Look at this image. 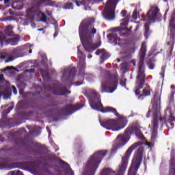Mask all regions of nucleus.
Returning <instances> with one entry per match:
<instances>
[{
    "label": "nucleus",
    "mask_w": 175,
    "mask_h": 175,
    "mask_svg": "<svg viewBox=\"0 0 175 175\" xmlns=\"http://www.w3.org/2000/svg\"><path fill=\"white\" fill-rule=\"evenodd\" d=\"M147 53V45L145 42H143L139 51V57L138 62V70L137 75L136 77V87L135 93L137 96V98L140 100H143L146 96H150L152 89L150 87V85H146L144 89V84L146 83V64H144V59H146V54ZM140 90H142L141 91Z\"/></svg>",
    "instance_id": "1"
},
{
    "label": "nucleus",
    "mask_w": 175,
    "mask_h": 175,
    "mask_svg": "<svg viewBox=\"0 0 175 175\" xmlns=\"http://www.w3.org/2000/svg\"><path fill=\"white\" fill-rule=\"evenodd\" d=\"M94 24H95V18L88 17L81 22L79 27V34L82 46L88 53H92L99 47L98 44L92 43V39L96 33V29L94 27Z\"/></svg>",
    "instance_id": "2"
},
{
    "label": "nucleus",
    "mask_w": 175,
    "mask_h": 175,
    "mask_svg": "<svg viewBox=\"0 0 175 175\" xmlns=\"http://www.w3.org/2000/svg\"><path fill=\"white\" fill-rule=\"evenodd\" d=\"M153 105V120H152V140H155L158 136V121L161 122L162 125L166 122V116H161V93L159 91L154 92L153 99L152 100Z\"/></svg>",
    "instance_id": "3"
},
{
    "label": "nucleus",
    "mask_w": 175,
    "mask_h": 175,
    "mask_svg": "<svg viewBox=\"0 0 175 175\" xmlns=\"http://www.w3.org/2000/svg\"><path fill=\"white\" fill-rule=\"evenodd\" d=\"M87 96L90 101V107L93 110H97L101 113H113L116 117H120V113L117 112V109L113 107H103L102 101H100V95L94 90H88Z\"/></svg>",
    "instance_id": "4"
},
{
    "label": "nucleus",
    "mask_w": 175,
    "mask_h": 175,
    "mask_svg": "<svg viewBox=\"0 0 175 175\" xmlns=\"http://www.w3.org/2000/svg\"><path fill=\"white\" fill-rule=\"evenodd\" d=\"M107 150H99L95 152L89 159L85 167L83 175H95V173L102 162L104 157H106Z\"/></svg>",
    "instance_id": "5"
},
{
    "label": "nucleus",
    "mask_w": 175,
    "mask_h": 175,
    "mask_svg": "<svg viewBox=\"0 0 175 175\" xmlns=\"http://www.w3.org/2000/svg\"><path fill=\"white\" fill-rule=\"evenodd\" d=\"M117 85H118V74L107 72L101 83L100 92L101 94H104V92L113 93L117 90Z\"/></svg>",
    "instance_id": "6"
},
{
    "label": "nucleus",
    "mask_w": 175,
    "mask_h": 175,
    "mask_svg": "<svg viewBox=\"0 0 175 175\" xmlns=\"http://www.w3.org/2000/svg\"><path fill=\"white\" fill-rule=\"evenodd\" d=\"M128 124V120L126 118H122L119 120L115 119H104L100 121V125L106 129H111V131H120V129H124Z\"/></svg>",
    "instance_id": "7"
},
{
    "label": "nucleus",
    "mask_w": 175,
    "mask_h": 175,
    "mask_svg": "<svg viewBox=\"0 0 175 175\" xmlns=\"http://www.w3.org/2000/svg\"><path fill=\"white\" fill-rule=\"evenodd\" d=\"M26 17L27 20H28V21L30 23H33L36 17H41L40 21L42 23H46V21H47V16H46V14L42 12L40 5H33V6L27 9Z\"/></svg>",
    "instance_id": "8"
},
{
    "label": "nucleus",
    "mask_w": 175,
    "mask_h": 175,
    "mask_svg": "<svg viewBox=\"0 0 175 175\" xmlns=\"http://www.w3.org/2000/svg\"><path fill=\"white\" fill-rule=\"evenodd\" d=\"M139 128L136 126H129L124 131L123 134H120L116 137L117 147H122L125 146L131 139L132 133H137Z\"/></svg>",
    "instance_id": "9"
},
{
    "label": "nucleus",
    "mask_w": 175,
    "mask_h": 175,
    "mask_svg": "<svg viewBox=\"0 0 175 175\" xmlns=\"http://www.w3.org/2000/svg\"><path fill=\"white\" fill-rule=\"evenodd\" d=\"M143 161V148H139L132 160L131 165L129 170L128 175H137V170Z\"/></svg>",
    "instance_id": "10"
},
{
    "label": "nucleus",
    "mask_w": 175,
    "mask_h": 175,
    "mask_svg": "<svg viewBox=\"0 0 175 175\" xmlns=\"http://www.w3.org/2000/svg\"><path fill=\"white\" fill-rule=\"evenodd\" d=\"M118 2V0H107L104 10V16L107 20L116 18V8Z\"/></svg>",
    "instance_id": "11"
},
{
    "label": "nucleus",
    "mask_w": 175,
    "mask_h": 175,
    "mask_svg": "<svg viewBox=\"0 0 175 175\" xmlns=\"http://www.w3.org/2000/svg\"><path fill=\"white\" fill-rule=\"evenodd\" d=\"M83 106V104L81 103H77L75 105H68L62 109H60V111L64 116H70V114H73V113L77 111V110H80V109H81Z\"/></svg>",
    "instance_id": "12"
},
{
    "label": "nucleus",
    "mask_w": 175,
    "mask_h": 175,
    "mask_svg": "<svg viewBox=\"0 0 175 175\" xmlns=\"http://www.w3.org/2000/svg\"><path fill=\"white\" fill-rule=\"evenodd\" d=\"M20 39L18 38H12L8 39L6 35L0 31V46L3 47V44L8 45L11 44V46H17L18 44Z\"/></svg>",
    "instance_id": "13"
},
{
    "label": "nucleus",
    "mask_w": 175,
    "mask_h": 175,
    "mask_svg": "<svg viewBox=\"0 0 175 175\" xmlns=\"http://www.w3.org/2000/svg\"><path fill=\"white\" fill-rule=\"evenodd\" d=\"M77 69L75 67H69L65 68L63 72L62 80H66V81H72L76 77Z\"/></svg>",
    "instance_id": "14"
},
{
    "label": "nucleus",
    "mask_w": 175,
    "mask_h": 175,
    "mask_svg": "<svg viewBox=\"0 0 175 175\" xmlns=\"http://www.w3.org/2000/svg\"><path fill=\"white\" fill-rule=\"evenodd\" d=\"M52 92L54 95H59L60 96L70 94V91L66 90V86H54L52 89Z\"/></svg>",
    "instance_id": "15"
},
{
    "label": "nucleus",
    "mask_w": 175,
    "mask_h": 175,
    "mask_svg": "<svg viewBox=\"0 0 175 175\" xmlns=\"http://www.w3.org/2000/svg\"><path fill=\"white\" fill-rule=\"evenodd\" d=\"M158 13H159V8H158V7H153L147 13L148 20H149V21H155V18H157Z\"/></svg>",
    "instance_id": "16"
},
{
    "label": "nucleus",
    "mask_w": 175,
    "mask_h": 175,
    "mask_svg": "<svg viewBox=\"0 0 175 175\" xmlns=\"http://www.w3.org/2000/svg\"><path fill=\"white\" fill-rule=\"evenodd\" d=\"M96 55H101L100 56V59L102 61V64L106 61L109 57H110V53L109 52L106 51L105 49H97V51L95 52Z\"/></svg>",
    "instance_id": "17"
},
{
    "label": "nucleus",
    "mask_w": 175,
    "mask_h": 175,
    "mask_svg": "<svg viewBox=\"0 0 175 175\" xmlns=\"http://www.w3.org/2000/svg\"><path fill=\"white\" fill-rule=\"evenodd\" d=\"M107 38L110 42H112L115 44H120L121 39L115 33H109L107 35Z\"/></svg>",
    "instance_id": "18"
},
{
    "label": "nucleus",
    "mask_w": 175,
    "mask_h": 175,
    "mask_svg": "<svg viewBox=\"0 0 175 175\" xmlns=\"http://www.w3.org/2000/svg\"><path fill=\"white\" fill-rule=\"evenodd\" d=\"M83 55V51H80L78 49V57L80 59V62L79 64V72L80 73H84V71L85 70V64L84 62H83L82 65H81V56Z\"/></svg>",
    "instance_id": "19"
},
{
    "label": "nucleus",
    "mask_w": 175,
    "mask_h": 175,
    "mask_svg": "<svg viewBox=\"0 0 175 175\" xmlns=\"http://www.w3.org/2000/svg\"><path fill=\"white\" fill-rule=\"evenodd\" d=\"M151 35V31L150 30V23H145V31H144V36L146 39H148V36Z\"/></svg>",
    "instance_id": "20"
},
{
    "label": "nucleus",
    "mask_w": 175,
    "mask_h": 175,
    "mask_svg": "<svg viewBox=\"0 0 175 175\" xmlns=\"http://www.w3.org/2000/svg\"><path fill=\"white\" fill-rule=\"evenodd\" d=\"M83 5H94V3H99L103 2V0H82Z\"/></svg>",
    "instance_id": "21"
},
{
    "label": "nucleus",
    "mask_w": 175,
    "mask_h": 175,
    "mask_svg": "<svg viewBox=\"0 0 175 175\" xmlns=\"http://www.w3.org/2000/svg\"><path fill=\"white\" fill-rule=\"evenodd\" d=\"M74 6H73V3H66L64 5H63V9H65L66 10H73L74 9Z\"/></svg>",
    "instance_id": "22"
},
{
    "label": "nucleus",
    "mask_w": 175,
    "mask_h": 175,
    "mask_svg": "<svg viewBox=\"0 0 175 175\" xmlns=\"http://www.w3.org/2000/svg\"><path fill=\"white\" fill-rule=\"evenodd\" d=\"M27 137H25V138L18 139L17 143H18L20 146H27L28 144V141L27 140Z\"/></svg>",
    "instance_id": "23"
},
{
    "label": "nucleus",
    "mask_w": 175,
    "mask_h": 175,
    "mask_svg": "<svg viewBox=\"0 0 175 175\" xmlns=\"http://www.w3.org/2000/svg\"><path fill=\"white\" fill-rule=\"evenodd\" d=\"M9 118L6 115H3L1 119L0 120V124L3 125H6V124H9Z\"/></svg>",
    "instance_id": "24"
},
{
    "label": "nucleus",
    "mask_w": 175,
    "mask_h": 175,
    "mask_svg": "<svg viewBox=\"0 0 175 175\" xmlns=\"http://www.w3.org/2000/svg\"><path fill=\"white\" fill-rule=\"evenodd\" d=\"M0 169H8L9 170H10L11 169H12V167H10V165L8 163L0 162Z\"/></svg>",
    "instance_id": "25"
},
{
    "label": "nucleus",
    "mask_w": 175,
    "mask_h": 175,
    "mask_svg": "<svg viewBox=\"0 0 175 175\" xmlns=\"http://www.w3.org/2000/svg\"><path fill=\"white\" fill-rule=\"evenodd\" d=\"M49 1L50 0H39L38 3L34 5H38V6H40V7L42 5L47 6V5H49Z\"/></svg>",
    "instance_id": "26"
},
{
    "label": "nucleus",
    "mask_w": 175,
    "mask_h": 175,
    "mask_svg": "<svg viewBox=\"0 0 175 175\" xmlns=\"http://www.w3.org/2000/svg\"><path fill=\"white\" fill-rule=\"evenodd\" d=\"M30 96H33V99H40V92H36L35 93L29 92L27 93Z\"/></svg>",
    "instance_id": "27"
},
{
    "label": "nucleus",
    "mask_w": 175,
    "mask_h": 175,
    "mask_svg": "<svg viewBox=\"0 0 175 175\" xmlns=\"http://www.w3.org/2000/svg\"><path fill=\"white\" fill-rule=\"evenodd\" d=\"M25 164L27 165V166H28L30 170H35V163L32 161H27L25 163Z\"/></svg>",
    "instance_id": "28"
},
{
    "label": "nucleus",
    "mask_w": 175,
    "mask_h": 175,
    "mask_svg": "<svg viewBox=\"0 0 175 175\" xmlns=\"http://www.w3.org/2000/svg\"><path fill=\"white\" fill-rule=\"evenodd\" d=\"M72 2H73L74 3H75V5L78 7L80 6H85L84 3H83V0L80 1V0H71Z\"/></svg>",
    "instance_id": "29"
},
{
    "label": "nucleus",
    "mask_w": 175,
    "mask_h": 175,
    "mask_svg": "<svg viewBox=\"0 0 175 175\" xmlns=\"http://www.w3.org/2000/svg\"><path fill=\"white\" fill-rule=\"evenodd\" d=\"M41 75L42 77L44 79H49V71L44 70H40Z\"/></svg>",
    "instance_id": "30"
},
{
    "label": "nucleus",
    "mask_w": 175,
    "mask_h": 175,
    "mask_svg": "<svg viewBox=\"0 0 175 175\" xmlns=\"http://www.w3.org/2000/svg\"><path fill=\"white\" fill-rule=\"evenodd\" d=\"M59 163L63 166V167H66V169H70V166H69V164L68 163L64 161V160L60 159Z\"/></svg>",
    "instance_id": "31"
},
{
    "label": "nucleus",
    "mask_w": 175,
    "mask_h": 175,
    "mask_svg": "<svg viewBox=\"0 0 175 175\" xmlns=\"http://www.w3.org/2000/svg\"><path fill=\"white\" fill-rule=\"evenodd\" d=\"M167 44L169 46L170 45V50L172 53L173 51V49H174V42H169L167 43Z\"/></svg>",
    "instance_id": "32"
},
{
    "label": "nucleus",
    "mask_w": 175,
    "mask_h": 175,
    "mask_svg": "<svg viewBox=\"0 0 175 175\" xmlns=\"http://www.w3.org/2000/svg\"><path fill=\"white\" fill-rule=\"evenodd\" d=\"M11 175H23V172H21L20 170L12 171Z\"/></svg>",
    "instance_id": "33"
},
{
    "label": "nucleus",
    "mask_w": 175,
    "mask_h": 175,
    "mask_svg": "<svg viewBox=\"0 0 175 175\" xmlns=\"http://www.w3.org/2000/svg\"><path fill=\"white\" fill-rule=\"evenodd\" d=\"M124 29H125L120 27H115L113 29V31H114V32H122V31H124Z\"/></svg>",
    "instance_id": "34"
},
{
    "label": "nucleus",
    "mask_w": 175,
    "mask_h": 175,
    "mask_svg": "<svg viewBox=\"0 0 175 175\" xmlns=\"http://www.w3.org/2000/svg\"><path fill=\"white\" fill-rule=\"evenodd\" d=\"M12 69H16L14 66H6L2 70V72H6V70H12Z\"/></svg>",
    "instance_id": "35"
},
{
    "label": "nucleus",
    "mask_w": 175,
    "mask_h": 175,
    "mask_svg": "<svg viewBox=\"0 0 175 175\" xmlns=\"http://www.w3.org/2000/svg\"><path fill=\"white\" fill-rule=\"evenodd\" d=\"M12 29H13V26L12 25L7 26L5 29V33H8V32H9V31H12Z\"/></svg>",
    "instance_id": "36"
},
{
    "label": "nucleus",
    "mask_w": 175,
    "mask_h": 175,
    "mask_svg": "<svg viewBox=\"0 0 175 175\" xmlns=\"http://www.w3.org/2000/svg\"><path fill=\"white\" fill-rule=\"evenodd\" d=\"M168 121H175V117L173 116V113L171 111H170V118Z\"/></svg>",
    "instance_id": "37"
},
{
    "label": "nucleus",
    "mask_w": 175,
    "mask_h": 175,
    "mask_svg": "<svg viewBox=\"0 0 175 175\" xmlns=\"http://www.w3.org/2000/svg\"><path fill=\"white\" fill-rule=\"evenodd\" d=\"M12 110H13V107H9L8 109H5L3 111V113L4 114H9V113H10V111H12Z\"/></svg>",
    "instance_id": "38"
},
{
    "label": "nucleus",
    "mask_w": 175,
    "mask_h": 175,
    "mask_svg": "<svg viewBox=\"0 0 175 175\" xmlns=\"http://www.w3.org/2000/svg\"><path fill=\"white\" fill-rule=\"evenodd\" d=\"M122 21H123V23H121L120 25L126 27V25H128V21H126V19H125V18H123Z\"/></svg>",
    "instance_id": "39"
},
{
    "label": "nucleus",
    "mask_w": 175,
    "mask_h": 175,
    "mask_svg": "<svg viewBox=\"0 0 175 175\" xmlns=\"http://www.w3.org/2000/svg\"><path fill=\"white\" fill-rule=\"evenodd\" d=\"M132 17L134 18V20H137V11L135 10L133 12Z\"/></svg>",
    "instance_id": "40"
},
{
    "label": "nucleus",
    "mask_w": 175,
    "mask_h": 175,
    "mask_svg": "<svg viewBox=\"0 0 175 175\" xmlns=\"http://www.w3.org/2000/svg\"><path fill=\"white\" fill-rule=\"evenodd\" d=\"M12 92H14V95H17V89L16 88V86L12 85Z\"/></svg>",
    "instance_id": "41"
},
{
    "label": "nucleus",
    "mask_w": 175,
    "mask_h": 175,
    "mask_svg": "<svg viewBox=\"0 0 175 175\" xmlns=\"http://www.w3.org/2000/svg\"><path fill=\"white\" fill-rule=\"evenodd\" d=\"M35 68H30L28 70H26V72H27V73H35Z\"/></svg>",
    "instance_id": "42"
},
{
    "label": "nucleus",
    "mask_w": 175,
    "mask_h": 175,
    "mask_svg": "<svg viewBox=\"0 0 175 175\" xmlns=\"http://www.w3.org/2000/svg\"><path fill=\"white\" fill-rule=\"evenodd\" d=\"M148 66L150 70H152L154 68V64L152 63H148Z\"/></svg>",
    "instance_id": "43"
},
{
    "label": "nucleus",
    "mask_w": 175,
    "mask_h": 175,
    "mask_svg": "<svg viewBox=\"0 0 175 175\" xmlns=\"http://www.w3.org/2000/svg\"><path fill=\"white\" fill-rule=\"evenodd\" d=\"M120 84L122 87H125V85H126V80H121Z\"/></svg>",
    "instance_id": "44"
},
{
    "label": "nucleus",
    "mask_w": 175,
    "mask_h": 175,
    "mask_svg": "<svg viewBox=\"0 0 175 175\" xmlns=\"http://www.w3.org/2000/svg\"><path fill=\"white\" fill-rule=\"evenodd\" d=\"M170 175H175V168H171L170 170Z\"/></svg>",
    "instance_id": "45"
},
{
    "label": "nucleus",
    "mask_w": 175,
    "mask_h": 175,
    "mask_svg": "<svg viewBox=\"0 0 175 175\" xmlns=\"http://www.w3.org/2000/svg\"><path fill=\"white\" fill-rule=\"evenodd\" d=\"M13 61V57H10L8 59L5 61V64H8V62H10Z\"/></svg>",
    "instance_id": "46"
},
{
    "label": "nucleus",
    "mask_w": 175,
    "mask_h": 175,
    "mask_svg": "<svg viewBox=\"0 0 175 175\" xmlns=\"http://www.w3.org/2000/svg\"><path fill=\"white\" fill-rule=\"evenodd\" d=\"M121 15L122 16V17H125V16H126V10H122L121 12Z\"/></svg>",
    "instance_id": "47"
},
{
    "label": "nucleus",
    "mask_w": 175,
    "mask_h": 175,
    "mask_svg": "<svg viewBox=\"0 0 175 175\" xmlns=\"http://www.w3.org/2000/svg\"><path fill=\"white\" fill-rule=\"evenodd\" d=\"M18 87H22L23 88L22 90H24V88H25V83H19Z\"/></svg>",
    "instance_id": "48"
},
{
    "label": "nucleus",
    "mask_w": 175,
    "mask_h": 175,
    "mask_svg": "<svg viewBox=\"0 0 175 175\" xmlns=\"http://www.w3.org/2000/svg\"><path fill=\"white\" fill-rule=\"evenodd\" d=\"M119 35H120V36H126V33L120 32V33H119Z\"/></svg>",
    "instance_id": "49"
},
{
    "label": "nucleus",
    "mask_w": 175,
    "mask_h": 175,
    "mask_svg": "<svg viewBox=\"0 0 175 175\" xmlns=\"http://www.w3.org/2000/svg\"><path fill=\"white\" fill-rule=\"evenodd\" d=\"M3 80H5V78L3 77V75L0 74V81Z\"/></svg>",
    "instance_id": "50"
},
{
    "label": "nucleus",
    "mask_w": 175,
    "mask_h": 175,
    "mask_svg": "<svg viewBox=\"0 0 175 175\" xmlns=\"http://www.w3.org/2000/svg\"><path fill=\"white\" fill-rule=\"evenodd\" d=\"M81 84H83L82 82H79V81L75 82L76 85H81Z\"/></svg>",
    "instance_id": "51"
},
{
    "label": "nucleus",
    "mask_w": 175,
    "mask_h": 175,
    "mask_svg": "<svg viewBox=\"0 0 175 175\" xmlns=\"http://www.w3.org/2000/svg\"><path fill=\"white\" fill-rule=\"evenodd\" d=\"M1 59H5L6 58V56L5 55H1L0 56Z\"/></svg>",
    "instance_id": "52"
},
{
    "label": "nucleus",
    "mask_w": 175,
    "mask_h": 175,
    "mask_svg": "<svg viewBox=\"0 0 175 175\" xmlns=\"http://www.w3.org/2000/svg\"><path fill=\"white\" fill-rule=\"evenodd\" d=\"M10 2V0H4V4L8 5Z\"/></svg>",
    "instance_id": "53"
},
{
    "label": "nucleus",
    "mask_w": 175,
    "mask_h": 175,
    "mask_svg": "<svg viewBox=\"0 0 175 175\" xmlns=\"http://www.w3.org/2000/svg\"><path fill=\"white\" fill-rule=\"evenodd\" d=\"M170 124L171 126H174V123H173V121H169Z\"/></svg>",
    "instance_id": "54"
},
{
    "label": "nucleus",
    "mask_w": 175,
    "mask_h": 175,
    "mask_svg": "<svg viewBox=\"0 0 175 175\" xmlns=\"http://www.w3.org/2000/svg\"><path fill=\"white\" fill-rule=\"evenodd\" d=\"M0 142H5V138H2V137L0 136Z\"/></svg>",
    "instance_id": "55"
},
{
    "label": "nucleus",
    "mask_w": 175,
    "mask_h": 175,
    "mask_svg": "<svg viewBox=\"0 0 175 175\" xmlns=\"http://www.w3.org/2000/svg\"><path fill=\"white\" fill-rule=\"evenodd\" d=\"M47 174H48V175H54V174H53V173H51L50 171H48V172H47Z\"/></svg>",
    "instance_id": "56"
},
{
    "label": "nucleus",
    "mask_w": 175,
    "mask_h": 175,
    "mask_svg": "<svg viewBox=\"0 0 175 175\" xmlns=\"http://www.w3.org/2000/svg\"><path fill=\"white\" fill-rule=\"evenodd\" d=\"M58 35V33L57 32H55L53 35L54 38H56V36Z\"/></svg>",
    "instance_id": "57"
},
{
    "label": "nucleus",
    "mask_w": 175,
    "mask_h": 175,
    "mask_svg": "<svg viewBox=\"0 0 175 175\" xmlns=\"http://www.w3.org/2000/svg\"><path fill=\"white\" fill-rule=\"evenodd\" d=\"M88 58H92V55H89L88 56Z\"/></svg>",
    "instance_id": "58"
},
{
    "label": "nucleus",
    "mask_w": 175,
    "mask_h": 175,
    "mask_svg": "<svg viewBox=\"0 0 175 175\" xmlns=\"http://www.w3.org/2000/svg\"><path fill=\"white\" fill-rule=\"evenodd\" d=\"M116 61H117V62H120L121 59H116Z\"/></svg>",
    "instance_id": "59"
},
{
    "label": "nucleus",
    "mask_w": 175,
    "mask_h": 175,
    "mask_svg": "<svg viewBox=\"0 0 175 175\" xmlns=\"http://www.w3.org/2000/svg\"><path fill=\"white\" fill-rule=\"evenodd\" d=\"M29 54H31V53H32V49H29Z\"/></svg>",
    "instance_id": "60"
},
{
    "label": "nucleus",
    "mask_w": 175,
    "mask_h": 175,
    "mask_svg": "<svg viewBox=\"0 0 175 175\" xmlns=\"http://www.w3.org/2000/svg\"><path fill=\"white\" fill-rule=\"evenodd\" d=\"M171 88H175L174 85H172Z\"/></svg>",
    "instance_id": "61"
},
{
    "label": "nucleus",
    "mask_w": 175,
    "mask_h": 175,
    "mask_svg": "<svg viewBox=\"0 0 175 175\" xmlns=\"http://www.w3.org/2000/svg\"><path fill=\"white\" fill-rule=\"evenodd\" d=\"M147 118H148V117H150V116H148V113L146 115Z\"/></svg>",
    "instance_id": "62"
},
{
    "label": "nucleus",
    "mask_w": 175,
    "mask_h": 175,
    "mask_svg": "<svg viewBox=\"0 0 175 175\" xmlns=\"http://www.w3.org/2000/svg\"><path fill=\"white\" fill-rule=\"evenodd\" d=\"M43 29H39L38 31H42Z\"/></svg>",
    "instance_id": "63"
},
{
    "label": "nucleus",
    "mask_w": 175,
    "mask_h": 175,
    "mask_svg": "<svg viewBox=\"0 0 175 175\" xmlns=\"http://www.w3.org/2000/svg\"><path fill=\"white\" fill-rule=\"evenodd\" d=\"M14 52L17 51V49H14Z\"/></svg>",
    "instance_id": "64"
}]
</instances>
